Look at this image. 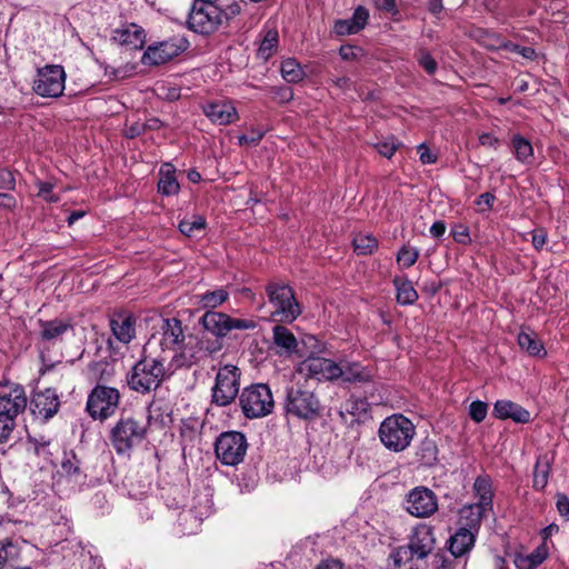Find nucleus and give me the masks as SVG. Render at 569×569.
Here are the masks:
<instances>
[{
  "label": "nucleus",
  "mask_w": 569,
  "mask_h": 569,
  "mask_svg": "<svg viewBox=\"0 0 569 569\" xmlns=\"http://www.w3.org/2000/svg\"><path fill=\"white\" fill-rule=\"evenodd\" d=\"M473 490L478 497V502L481 503L482 507L491 509L492 490L490 481L487 478L478 477L473 483Z\"/></svg>",
  "instance_id": "e433bc0d"
},
{
  "label": "nucleus",
  "mask_w": 569,
  "mask_h": 569,
  "mask_svg": "<svg viewBox=\"0 0 569 569\" xmlns=\"http://www.w3.org/2000/svg\"><path fill=\"white\" fill-rule=\"evenodd\" d=\"M273 345L288 356L299 353V341L287 327L280 322L272 328Z\"/></svg>",
  "instance_id": "b1692460"
},
{
  "label": "nucleus",
  "mask_w": 569,
  "mask_h": 569,
  "mask_svg": "<svg viewBox=\"0 0 569 569\" xmlns=\"http://www.w3.org/2000/svg\"><path fill=\"white\" fill-rule=\"evenodd\" d=\"M187 49L186 41L169 39L148 46L141 57V63L149 67L164 64Z\"/></svg>",
  "instance_id": "4468645a"
},
{
  "label": "nucleus",
  "mask_w": 569,
  "mask_h": 569,
  "mask_svg": "<svg viewBox=\"0 0 569 569\" xmlns=\"http://www.w3.org/2000/svg\"><path fill=\"white\" fill-rule=\"evenodd\" d=\"M279 44V33L274 27L266 26L262 30V40L258 53L263 59H269L277 50Z\"/></svg>",
  "instance_id": "c85d7f7f"
},
{
  "label": "nucleus",
  "mask_w": 569,
  "mask_h": 569,
  "mask_svg": "<svg viewBox=\"0 0 569 569\" xmlns=\"http://www.w3.org/2000/svg\"><path fill=\"white\" fill-rule=\"evenodd\" d=\"M147 34L142 27L136 23H124L112 30L111 40L122 47L140 50L146 43Z\"/></svg>",
  "instance_id": "6ab92c4d"
},
{
  "label": "nucleus",
  "mask_w": 569,
  "mask_h": 569,
  "mask_svg": "<svg viewBox=\"0 0 569 569\" xmlns=\"http://www.w3.org/2000/svg\"><path fill=\"white\" fill-rule=\"evenodd\" d=\"M299 345H301L299 353H305L306 356H319L326 350L325 343L313 335L303 336Z\"/></svg>",
  "instance_id": "a19ab883"
},
{
  "label": "nucleus",
  "mask_w": 569,
  "mask_h": 569,
  "mask_svg": "<svg viewBox=\"0 0 569 569\" xmlns=\"http://www.w3.org/2000/svg\"><path fill=\"white\" fill-rule=\"evenodd\" d=\"M16 177L13 172L7 168L0 169V189L13 191L16 189Z\"/></svg>",
  "instance_id": "864d4df0"
},
{
  "label": "nucleus",
  "mask_w": 569,
  "mask_h": 569,
  "mask_svg": "<svg viewBox=\"0 0 569 569\" xmlns=\"http://www.w3.org/2000/svg\"><path fill=\"white\" fill-rule=\"evenodd\" d=\"M361 49L350 44H343L339 49V54L343 60H355L359 57Z\"/></svg>",
  "instance_id": "e2e57ef3"
},
{
  "label": "nucleus",
  "mask_w": 569,
  "mask_h": 569,
  "mask_svg": "<svg viewBox=\"0 0 569 569\" xmlns=\"http://www.w3.org/2000/svg\"><path fill=\"white\" fill-rule=\"evenodd\" d=\"M31 405L34 415L48 420L58 412L60 401L56 390L46 389L33 396Z\"/></svg>",
  "instance_id": "aec40b11"
},
{
  "label": "nucleus",
  "mask_w": 569,
  "mask_h": 569,
  "mask_svg": "<svg viewBox=\"0 0 569 569\" xmlns=\"http://www.w3.org/2000/svg\"><path fill=\"white\" fill-rule=\"evenodd\" d=\"M187 23L193 32L210 34L222 24V9L216 3L194 0Z\"/></svg>",
  "instance_id": "0eeeda50"
},
{
  "label": "nucleus",
  "mask_w": 569,
  "mask_h": 569,
  "mask_svg": "<svg viewBox=\"0 0 569 569\" xmlns=\"http://www.w3.org/2000/svg\"><path fill=\"white\" fill-rule=\"evenodd\" d=\"M488 406L480 400L473 401L469 406V416L475 422H481L486 419Z\"/></svg>",
  "instance_id": "a18cd8bd"
},
{
  "label": "nucleus",
  "mask_w": 569,
  "mask_h": 569,
  "mask_svg": "<svg viewBox=\"0 0 569 569\" xmlns=\"http://www.w3.org/2000/svg\"><path fill=\"white\" fill-rule=\"evenodd\" d=\"M270 93L272 99L280 103L289 102L293 98V92L289 87H273Z\"/></svg>",
  "instance_id": "6e6d98bb"
},
{
  "label": "nucleus",
  "mask_w": 569,
  "mask_h": 569,
  "mask_svg": "<svg viewBox=\"0 0 569 569\" xmlns=\"http://www.w3.org/2000/svg\"><path fill=\"white\" fill-rule=\"evenodd\" d=\"M110 328L120 342L129 343L136 336V318L129 312L114 313L110 319Z\"/></svg>",
  "instance_id": "412c9836"
},
{
  "label": "nucleus",
  "mask_w": 569,
  "mask_h": 569,
  "mask_svg": "<svg viewBox=\"0 0 569 569\" xmlns=\"http://www.w3.org/2000/svg\"><path fill=\"white\" fill-rule=\"evenodd\" d=\"M369 12L365 7L359 6L350 18L358 31L362 30L368 22Z\"/></svg>",
  "instance_id": "13d9d810"
},
{
  "label": "nucleus",
  "mask_w": 569,
  "mask_h": 569,
  "mask_svg": "<svg viewBox=\"0 0 569 569\" xmlns=\"http://www.w3.org/2000/svg\"><path fill=\"white\" fill-rule=\"evenodd\" d=\"M246 437L238 431L223 432L214 443L217 458L226 466H237L247 453Z\"/></svg>",
  "instance_id": "9d476101"
},
{
  "label": "nucleus",
  "mask_w": 569,
  "mask_h": 569,
  "mask_svg": "<svg viewBox=\"0 0 569 569\" xmlns=\"http://www.w3.org/2000/svg\"><path fill=\"white\" fill-rule=\"evenodd\" d=\"M17 207V200L16 198L7 192L0 193V208L7 209V210H14Z\"/></svg>",
  "instance_id": "338daca9"
},
{
  "label": "nucleus",
  "mask_w": 569,
  "mask_h": 569,
  "mask_svg": "<svg viewBox=\"0 0 569 569\" xmlns=\"http://www.w3.org/2000/svg\"><path fill=\"white\" fill-rule=\"evenodd\" d=\"M353 249L358 254L367 256L378 249V240L370 233H358L352 240Z\"/></svg>",
  "instance_id": "f704fd0d"
},
{
  "label": "nucleus",
  "mask_w": 569,
  "mask_h": 569,
  "mask_svg": "<svg viewBox=\"0 0 569 569\" xmlns=\"http://www.w3.org/2000/svg\"><path fill=\"white\" fill-rule=\"evenodd\" d=\"M511 147L516 159L523 163L530 164L533 160V148L531 142L519 133L511 137Z\"/></svg>",
  "instance_id": "cd10ccee"
},
{
  "label": "nucleus",
  "mask_w": 569,
  "mask_h": 569,
  "mask_svg": "<svg viewBox=\"0 0 569 569\" xmlns=\"http://www.w3.org/2000/svg\"><path fill=\"white\" fill-rule=\"evenodd\" d=\"M435 546L433 528L421 523L412 530L408 545L397 548L390 555V560L397 569H417L413 559H425L432 552Z\"/></svg>",
  "instance_id": "f03ea898"
},
{
  "label": "nucleus",
  "mask_w": 569,
  "mask_h": 569,
  "mask_svg": "<svg viewBox=\"0 0 569 569\" xmlns=\"http://www.w3.org/2000/svg\"><path fill=\"white\" fill-rule=\"evenodd\" d=\"M40 336L44 341L57 342L63 335L73 329L70 319L56 318L52 320H39Z\"/></svg>",
  "instance_id": "4be33fe9"
},
{
  "label": "nucleus",
  "mask_w": 569,
  "mask_h": 569,
  "mask_svg": "<svg viewBox=\"0 0 569 569\" xmlns=\"http://www.w3.org/2000/svg\"><path fill=\"white\" fill-rule=\"evenodd\" d=\"M281 76L287 82L297 83L302 80L305 72L297 60L287 59L281 63Z\"/></svg>",
  "instance_id": "4c0bfd02"
},
{
  "label": "nucleus",
  "mask_w": 569,
  "mask_h": 569,
  "mask_svg": "<svg viewBox=\"0 0 569 569\" xmlns=\"http://www.w3.org/2000/svg\"><path fill=\"white\" fill-rule=\"evenodd\" d=\"M146 433V427L133 418H122L111 431V443L119 455L129 453Z\"/></svg>",
  "instance_id": "1a4fd4ad"
},
{
  "label": "nucleus",
  "mask_w": 569,
  "mask_h": 569,
  "mask_svg": "<svg viewBox=\"0 0 569 569\" xmlns=\"http://www.w3.org/2000/svg\"><path fill=\"white\" fill-rule=\"evenodd\" d=\"M207 227L206 218L201 214H192L179 222V230L182 234L192 238L203 232Z\"/></svg>",
  "instance_id": "7c9ffc66"
},
{
  "label": "nucleus",
  "mask_w": 569,
  "mask_h": 569,
  "mask_svg": "<svg viewBox=\"0 0 569 569\" xmlns=\"http://www.w3.org/2000/svg\"><path fill=\"white\" fill-rule=\"evenodd\" d=\"M417 460L422 466H432L438 459V448L433 440L425 439L420 442L417 452Z\"/></svg>",
  "instance_id": "473e14b6"
},
{
  "label": "nucleus",
  "mask_w": 569,
  "mask_h": 569,
  "mask_svg": "<svg viewBox=\"0 0 569 569\" xmlns=\"http://www.w3.org/2000/svg\"><path fill=\"white\" fill-rule=\"evenodd\" d=\"M549 463L542 462L540 459L537 461L533 471V488L542 490L548 483Z\"/></svg>",
  "instance_id": "37998d69"
},
{
  "label": "nucleus",
  "mask_w": 569,
  "mask_h": 569,
  "mask_svg": "<svg viewBox=\"0 0 569 569\" xmlns=\"http://www.w3.org/2000/svg\"><path fill=\"white\" fill-rule=\"evenodd\" d=\"M119 392L110 387H96L87 401V410L94 419H107L119 405Z\"/></svg>",
  "instance_id": "ddd939ff"
},
{
  "label": "nucleus",
  "mask_w": 569,
  "mask_h": 569,
  "mask_svg": "<svg viewBox=\"0 0 569 569\" xmlns=\"http://www.w3.org/2000/svg\"><path fill=\"white\" fill-rule=\"evenodd\" d=\"M547 239L548 233L545 228H536L531 231V243L536 250L540 251L545 247Z\"/></svg>",
  "instance_id": "4d7b16f0"
},
{
  "label": "nucleus",
  "mask_w": 569,
  "mask_h": 569,
  "mask_svg": "<svg viewBox=\"0 0 569 569\" xmlns=\"http://www.w3.org/2000/svg\"><path fill=\"white\" fill-rule=\"evenodd\" d=\"M166 375L163 362L158 358H141L133 368L128 383L131 389L146 393L156 389Z\"/></svg>",
  "instance_id": "39448f33"
},
{
  "label": "nucleus",
  "mask_w": 569,
  "mask_h": 569,
  "mask_svg": "<svg viewBox=\"0 0 569 569\" xmlns=\"http://www.w3.org/2000/svg\"><path fill=\"white\" fill-rule=\"evenodd\" d=\"M62 472L74 482H80L84 476L80 468V462L73 452H66L61 461Z\"/></svg>",
  "instance_id": "72a5a7b5"
},
{
  "label": "nucleus",
  "mask_w": 569,
  "mask_h": 569,
  "mask_svg": "<svg viewBox=\"0 0 569 569\" xmlns=\"http://www.w3.org/2000/svg\"><path fill=\"white\" fill-rule=\"evenodd\" d=\"M490 510L487 507H482L481 503L476 502L469 506H466L461 509V518L467 520V526L477 527L479 526L481 518L486 513V511Z\"/></svg>",
  "instance_id": "ea45409f"
},
{
  "label": "nucleus",
  "mask_w": 569,
  "mask_h": 569,
  "mask_svg": "<svg viewBox=\"0 0 569 569\" xmlns=\"http://www.w3.org/2000/svg\"><path fill=\"white\" fill-rule=\"evenodd\" d=\"M417 61L419 66L429 74L432 76L438 69L437 61L431 57L427 50H420Z\"/></svg>",
  "instance_id": "c03bdc74"
},
{
  "label": "nucleus",
  "mask_w": 569,
  "mask_h": 569,
  "mask_svg": "<svg viewBox=\"0 0 569 569\" xmlns=\"http://www.w3.org/2000/svg\"><path fill=\"white\" fill-rule=\"evenodd\" d=\"M548 556L547 548L542 545L528 555L518 553L515 557V565L518 569H536Z\"/></svg>",
  "instance_id": "bb28decb"
},
{
  "label": "nucleus",
  "mask_w": 569,
  "mask_h": 569,
  "mask_svg": "<svg viewBox=\"0 0 569 569\" xmlns=\"http://www.w3.org/2000/svg\"><path fill=\"white\" fill-rule=\"evenodd\" d=\"M184 339L182 323L179 319L167 318L162 320L161 338L157 341L162 351L180 352V356H183Z\"/></svg>",
  "instance_id": "f3484780"
},
{
  "label": "nucleus",
  "mask_w": 569,
  "mask_h": 569,
  "mask_svg": "<svg viewBox=\"0 0 569 569\" xmlns=\"http://www.w3.org/2000/svg\"><path fill=\"white\" fill-rule=\"evenodd\" d=\"M333 29L339 36L355 34L359 32L351 19L336 21Z\"/></svg>",
  "instance_id": "5fc2aeb1"
},
{
  "label": "nucleus",
  "mask_w": 569,
  "mask_h": 569,
  "mask_svg": "<svg viewBox=\"0 0 569 569\" xmlns=\"http://www.w3.org/2000/svg\"><path fill=\"white\" fill-rule=\"evenodd\" d=\"M420 256V252L417 248L410 247V246H402L397 254V261L400 264L401 268H410L412 267L418 258Z\"/></svg>",
  "instance_id": "79ce46f5"
},
{
  "label": "nucleus",
  "mask_w": 569,
  "mask_h": 569,
  "mask_svg": "<svg viewBox=\"0 0 569 569\" xmlns=\"http://www.w3.org/2000/svg\"><path fill=\"white\" fill-rule=\"evenodd\" d=\"M393 284L397 290V301L400 305H413L418 300V292L410 280L396 277L393 279Z\"/></svg>",
  "instance_id": "c756f323"
},
{
  "label": "nucleus",
  "mask_w": 569,
  "mask_h": 569,
  "mask_svg": "<svg viewBox=\"0 0 569 569\" xmlns=\"http://www.w3.org/2000/svg\"><path fill=\"white\" fill-rule=\"evenodd\" d=\"M266 295L273 308L270 313L272 321L292 323L302 313L295 291L288 283L270 281L266 284Z\"/></svg>",
  "instance_id": "7ed1b4c3"
},
{
  "label": "nucleus",
  "mask_w": 569,
  "mask_h": 569,
  "mask_svg": "<svg viewBox=\"0 0 569 569\" xmlns=\"http://www.w3.org/2000/svg\"><path fill=\"white\" fill-rule=\"evenodd\" d=\"M66 72L61 66L47 64L38 69L33 91L47 98H58L64 90Z\"/></svg>",
  "instance_id": "f8f14e48"
},
{
  "label": "nucleus",
  "mask_w": 569,
  "mask_h": 569,
  "mask_svg": "<svg viewBox=\"0 0 569 569\" xmlns=\"http://www.w3.org/2000/svg\"><path fill=\"white\" fill-rule=\"evenodd\" d=\"M39 188L38 197L49 203H56L60 200L59 196L53 193V184L51 182L37 181Z\"/></svg>",
  "instance_id": "49530a36"
},
{
  "label": "nucleus",
  "mask_w": 569,
  "mask_h": 569,
  "mask_svg": "<svg viewBox=\"0 0 569 569\" xmlns=\"http://www.w3.org/2000/svg\"><path fill=\"white\" fill-rule=\"evenodd\" d=\"M418 152L423 164H431L437 161V154L432 153L425 143L418 146Z\"/></svg>",
  "instance_id": "0e129e2a"
},
{
  "label": "nucleus",
  "mask_w": 569,
  "mask_h": 569,
  "mask_svg": "<svg viewBox=\"0 0 569 569\" xmlns=\"http://www.w3.org/2000/svg\"><path fill=\"white\" fill-rule=\"evenodd\" d=\"M14 547L10 541H0V569H2L6 562L12 557Z\"/></svg>",
  "instance_id": "680f3d73"
},
{
  "label": "nucleus",
  "mask_w": 569,
  "mask_h": 569,
  "mask_svg": "<svg viewBox=\"0 0 569 569\" xmlns=\"http://www.w3.org/2000/svg\"><path fill=\"white\" fill-rule=\"evenodd\" d=\"M14 426L13 418L0 413V445L8 441Z\"/></svg>",
  "instance_id": "09e8293b"
},
{
  "label": "nucleus",
  "mask_w": 569,
  "mask_h": 569,
  "mask_svg": "<svg viewBox=\"0 0 569 569\" xmlns=\"http://www.w3.org/2000/svg\"><path fill=\"white\" fill-rule=\"evenodd\" d=\"M405 509L413 517L428 518L438 510L437 496L426 487H416L406 496Z\"/></svg>",
  "instance_id": "2eb2a0df"
},
{
  "label": "nucleus",
  "mask_w": 569,
  "mask_h": 569,
  "mask_svg": "<svg viewBox=\"0 0 569 569\" xmlns=\"http://www.w3.org/2000/svg\"><path fill=\"white\" fill-rule=\"evenodd\" d=\"M493 415L499 419H512L518 423L530 420V412L510 400H498L493 406Z\"/></svg>",
  "instance_id": "5701e85b"
},
{
  "label": "nucleus",
  "mask_w": 569,
  "mask_h": 569,
  "mask_svg": "<svg viewBox=\"0 0 569 569\" xmlns=\"http://www.w3.org/2000/svg\"><path fill=\"white\" fill-rule=\"evenodd\" d=\"M479 142L481 146L497 148L499 144V139L492 136L491 133H482L479 137Z\"/></svg>",
  "instance_id": "774afa93"
},
{
  "label": "nucleus",
  "mask_w": 569,
  "mask_h": 569,
  "mask_svg": "<svg viewBox=\"0 0 569 569\" xmlns=\"http://www.w3.org/2000/svg\"><path fill=\"white\" fill-rule=\"evenodd\" d=\"M27 407L24 388L16 382L0 383V413L16 419Z\"/></svg>",
  "instance_id": "dca6fc26"
},
{
  "label": "nucleus",
  "mask_w": 569,
  "mask_h": 569,
  "mask_svg": "<svg viewBox=\"0 0 569 569\" xmlns=\"http://www.w3.org/2000/svg\"><path fill=\"white\" fill-rule=\"evenodd\" d=\"M452 238L460 244H469L471 242L469 229L462 223H457L451 229Z\"/></svg>",
  "instance_id": "8fccbe9b"
},
{
  "label": "nucleus",
  "mask_w": 569,
  "mask_h": 569,
  "mask_svg": "<svg viewBox=\"0 0 569 569\" xmlns=\"http://www.w3.org/2000/svg\"><path fill=\"white\" fill-rule=\"evenodd\" d=\"M241 12V6L238 2H232L222 10V22L229 21Z\"/></svg>",
  "instance_id": "69168bd1"
},
{
  "label": "nucleus",
  "mask_w": 569,
  "mask_h": 569,
  "mask_svg": "<svg viewBox=\"0 0 569 569\" xmlns=\"http://www.w3.org/2000/svg\"><path fill=\"white\" fill-rule=\"evenodd\" d=\"M203 329L220 339L232 330H253L257 322L251 319L232 318L224 312L207 310L200 318Z\"/></svg>",
  "instance_id": "6e6552de"
},
{
  "label": "nucleus",
  "mask_w": 569,
  "mask_h": 569,
  "mask_svg": "<svg viewBox=\"0 0 569 569\" xmlns=\"http://www.w3.org/2000/svg\"><path fill=\"white\" fill-rule=\"evenodd\" d=\"M378 436L381 443L392 452H402L416 436V426L401 413H395L380 423Z\"/></svg>",
  "instance_id": "20e7f679"
},
{
  "label": "nucleus",
  "mask_w": 569,
  "mask_h": 569,
  "mask_svg": "<svg viewBox=\"0 0 569 569\" xmlns=\"http://www.w3.org/2000/svg\"><path fill=\"white\" fill-rule=\"evenodd\" d=\"M204 116L218 126H228L239 120L238 110L230 100H212L201 104Z\"/></svg>",
  "instance_id": "a211bd4d"
},
{
  "label": "nucleus",
  "mask_w": 569,
  "mask_h": 569,
  "mask_svg": "<svg viewBox=\"0 0 569 569\" xmlns=\"http://www.w3.org/2000/svg\"><path fill=\"white\" fill-rule=\"evenodd\" d=\"M147 131V124L141 121H134L131 124L127 126L126 128V137L133 139L141 134H143Z\"/></svg>",
  "instance_id": "bf43d9fd"
},
{
  "label": "nucleus",
  "mask_w": 569,
  "mask_h": 569,
  "mask_svg": "<svg viewBox=\"0 0 569 569\" xmlns=\"http://www.w3.org/2000/svg\"><path fill=\"white\" fill-rule=\"evenodd\" d=\"M229 299V292L219 288L212 291H206L204 293L199 296V303L203 309L214 310L222 303H224Z\"/></svg>",
  "instance_id": "2f4dec72"
},
{
  "label": "nucleus",
  "mask_w": 569,
  "mask_h": 569,
  "mask_svg": "<svg viewBox=\"0 0 569 569\" xmlns=\"http://www.w3.org/2000/svg\"><path fill=\"white\" fill-rule=\"evenodd\" d=\"M240 406L247 418H260L269 415L274 406L269 387L257 383L242 390L239 397Z\"/></svg>",
  "instance_id": "423d86ee"
},
{
  "label": "nucleus",
  "mask_w": 569,
  "mask_h": 569,
  "mask_svg": "<svg viewBox=\"0 0 569 569\" xmlns=\"http://www.w3.org/2000/svg\"><path fill=\"white\" fill-rule=\"evenodd\" d=\"M496 201V197L491 192L481 193L475 201V204L478 207V211L483 213L490 211Z\"/></svg>",
  "instance_id": "603ef678"
},
{
  "label": "nucleus",
  "mask_w": 569,
  "mask_h": 569,
  "mask_svg": "<svg viewBox=\"0 0 569 569\" xmlns=\"http://www.w3.org/2000/svg\"><path fill=\"white\" fill-rule=\"evenodd\" d=\"M475 545V535L470 529L460 528L449 540V550L455 557H461Z\"/></svg>",
  "instance_id": "a878e982"
},
{
  "label": "nucleus",
  "mask_w": 569,
  "mask_h": 569,
  "mask_svg": "<svg viewBox=\"0 0 569 569\" xmlns=\"http://www.w3.org/2000/svg\"><path fill=\"white\" fill-rule=\"evenodd\" d=\"M240 369L236 366H224L219 369L212 388V402L224 407L230 405L239 393Z\"/></svg>",
  "instance_id": "9b49d317"
},
{
  "label": "nucleus",
  "mask_w": 569,
  "mask_h": 569,
  "mask_svg": "<svg viewBox=\"0 0 569 569\" xmlns=\"http://www.w3.org/2000/svg\"><path fill=\"white\" fill-rule=\"evenodd\" d=\"M342 408L347 413L356 417L357 419H361L368 415L370 403L365 398L352 396L345 401Z\"/></svg>",
  "instance_id": "c9c22d12"
},
{
  "label": "nucleus",
  "mask_w": 569,
  "mask_h": 569,
  "mask_svg": "<svg viewBox=\"0 0 569 569\" xmlns=\"http://www.w3.org/2000/svg\"><path fill=\"white\" fill-rule=\"evenodd\" d=\"M399 146L400 143H398L393 138H391L376 143L375 148L382 157L390 159L398 150Z\"/></svg>",
  "instance_id": "de8ad7c7"
},
{
  "label": "nucleus",
  "mask_w": 569,
  "mask_h": 569,
  "mask_svg": "<svg viewBox=\"0 0 569 569\" xmlns=\"http://www.w3.org/2000/svg\"><path fill=\"white\" fill-rule=\"evenodd\" d=\"M370 371L359 362H349L340 358H305L292 373L291 385L287 389L286 411L301 419H311L319 413V400L309 387L310 380L341 379L347 382L368 381Z\"/></svg>",
  "instance_id": "f257e3e1"
},
{
  "label": "nucleus",
  "mask_w": 569,
  "mask_h": 569,
  "mask_svg": "<svg viewBox=\"0 0 569 569\" xmlns=\"http://www.w3.org/2000/svg\"><path fill=\"white\" fill-rule=\"evenodd\" d=\"M557 510L561 517L569 521V498L563 493L556 496Z\"/></svg>",
  "instance_id": "052dcab7"
},
{
  "label": "nucleus",
  "mask_w": 569,
  "mask_h": 569,
  "mask_svg": "<svg viewBox=\"0 0 569 569\" xmlns=\"http://www.w3.org/2000/svg\"><path fill=\"white\" fill-rule=\"evenodd\" d=\"M510 52L520 54L527 60H535L537 58V52L532 47H525L517 43H508L505 46Z\"/></svg>",
  "instance_id": "3c124183"
},
{
  "label": "nucleus",
  "mask_w": 569,
  "mask_h": 569,
  "mask_svg": "<svg viewBox=\"0 0 569 569\" xmlns=\"http://www.w3.org/2000/svg\"><path fill=\"white\" fill-rule=\"evenodd\" d=\"M518 343L522 350L528 352V356H540V352L543 350V345L533 332H520L518 335Z\"/></svg>",
  "instance_id": "58836bf2"
},
{
  "label": "nucleus",
  "mask_w": 569,
  "mask_h": 569,
  "mask_svg": "<svg viewBox=\"0 0 569 569\" xmlns=\"http://www.w3.org/2000/svg\"><path fill=\"white\" fill-rule=\"evenodd\" d=\"M180 184L176 177V168L171 163H163L159 171L158 192L162 196H174L179 192Z\"/></svg>",
  "instance_id": "393cba45"
}]
</instances>
